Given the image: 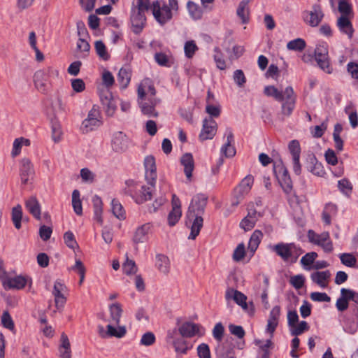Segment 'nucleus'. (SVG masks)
Masks as SVG:
<instances>
[{
    "mask_svg": "<svg viewBox=\"0 0 358 358\" xmlns=\"http://www.w3.org/2000/svg\"><path fill=\"white\" fill-rule=\"evenodd\" d=\"M207 201L208 197L201 194L195 195L191 201L186 215V225L191 229L189 239L194 240L199 234L203 224V215Z\"/></svg>",
    "mask_w": 358,
    "mask_h": 358,
    "instance_id": "nucleus-1",
    "label": "nucleus"
},
{
    "mask_svg": "<svg viewBox=\"0 0 358 358\" xmlns=\"http://www.w3.org/2000/svg\"><path fill=\"white\" fill-rule=\"evenodd\" d=\"M145 178L148 186L141 185L140 189L133 193L131 196L136 203L141 204L152 199V194L157 179V169L155 159L153 156L149 155L144 159Z\"/></svg>",
    "mask_w": 358,
    "mask_h": 358,
    "instance_id": "nucleus-2",
    "label": "nucleus"
},
{
    "mask_svg": "<svg viewBox=\"0 0 358 358\" xmlns=\"http://www.w3.org/2000/svg\"><path fill=\"white\" fill-rule=\"evenodd\" d=\"M264 93L267 96L273 97L277 101L282 102L281 112L285 116L292 115L296 104V96L291 86L287 87L285 90H279L273 85L266 86Z\"/></svg>",
    "mask_w": 358,
    "mask_h": 358,
    "instance_id": "nucleus-3",
    "label": "nucleus"
},
{
    "mask_svg": "<svg viewBox=\"0 0 358 358\" xmlns=\"http://www.w3.org/2000/svg\"><path fill=\"white\" fill-rule=\"evenodd\" d=\"M269 248L284 262L291 264L296 263L299 256L304 252L303 249L294 243L280 242L275 245H270Z\"/></svg>",
    "mask_w": 358,
    "mask_h": 358,
    "instance_id": "nucleus-4",
    "label": "nucleus"
},
{
    "mask_svg": "<svg viewBox=\"0 0 358 358\" xmlns=\"http://www.w3.org/2000/svg\"><path fill=\"white\" fill-rule=\"evenodd\" d=\"M307 236L310 243L321 247L325 252L330 253L333 251V243L328 231L317 234L313 230L310 229L308 231Z\"/></svg>",
    "mask_w": 358,
    "mask_h": 358,
    "instance_id": "nucleus-5",
    "label": "nucleus"
},
{
    "mask_svg": "<svg viewBox=\"0 0 358 358\" xmlns=\"http://www.w3.org/2000/svg\"><path fill=\"white\" fill-rule=\"evenodd\" d=\"M315 58L318 66L325 73H331L333 68L330 65L328 45L326 43L318 44L315 49Z\"/></svg>",
    "mask_w": 358,
    "mask_h": 358,
    "instance_id": "nucleus-6",
    "label": "nucleus"
},
{
    "mask_svg": "<svg viewBox=\"0 0 358 358\" xmlns=\"http://www.w3.org/2000/svg\"><path fill=\"white\" fill-rule=\"evenodd\" d=\"M253 182L254 178L250 175L245 176L241 181L239 185L234 190L231 199V205L233 206H237L243 200L245 196L250 192Z\"/></svg>",
    "mask_w": 358,
    "mask_h": 358,
    "instance_id": "nucleus-7",
    "label": "nucleus"
},
{
    "mask_svg": "<svg viewBox=\"0 0 358 358\" xmlns=\"http://www.w3.org/2000/svg\"><path fill=\"white\" fill-rule=\"evenodd\" d=\"M273 171L284 192L289 194L293 187L292 181L287 169L281 161L274 164Z\"/></svg>",
    "mask_w": 358,
    "mask_h": 358,
    "instance_id": "nucleus-8",
    "label": "nucleus"
},
{
    "mask_svg": "<svg viewBox=\"0 0 358 358\" xmlns=\"http://www.w3.org/2000/svg\"><path fill=\"white\" fill-rule=\"evenodd\" d=\"M102 121L100 110L99 107L94 105L89 111L87 117L83 121L81 129L83 133H88L100 127Z\"/></svg>",
    "mask_w": 358,
    "mask_h": 358,
    "instance_id": "nucleus-9",
    "label": "nucleus"
},
{
    "mask_svg": "<svg viewBox=\"0 0 358 358\" xmlns=\"http://www.w3.org/2000/svg\"><path fill=\"white\" fill-rule=\"evenodd\" d=\"M152 9L155 20L161 25H164L173 17V13L164 1H155L152 3Z\"/></svg>",
    "mask_w": 358,
    "mask_h": 358,
    "instance_id": "nucleus-10",
    "label": "nucleus"
},
{
    "mask_svg": "<svg viewBox=\"0 0 358 358\" xmlns=\"http://www.w3.org/2000/svg\"><path fill=\"white\" fill-rule=\"evenodd\" d=\"M185 337H182L178 333L177 328L170 329L167 331L166 341L168 343L171 344L175 351L180 354H186L189 350L187 343L185 340Z\"/></svg>",
    "mask_w": 358,
    "mask_h": 358,
    "instance_id": "nucleus-11",
    "label": "nucleus"
},
{
    "mask_svg": "<svg viewBox=\"0 0 358 358\" xmlns=\"http://www.w3.org/2000/svg\"><path fill=\"white\" fill-rule=\"evenodd\" d=\"M288 150L291 155L293 171L296 175L299 176L302 171L300 162L301 149L299 141L298 140H292L288 144Z\"/></svg>",
    "mask_w": 358,
    "mask_h": 358,
    "instance_id": "nucleus-12",
    "label": "nucleus"
},
{
    "mask_svg": "<svg viewBox=\"0 0 358 358\" xmlns=\"http://www.w3.org/2000/svg\"><path fill=\"white\" fill-rule=\"evenodd\" d=\"M324 17V13L319 4H314L310 10H305L303 13V18L306 23L310 27H317Z\"/></svg>",
    "mask_w": 358,
    "mask_h": 358,
    "instance_id": "nucleus-13",
    "label": "nucleus"
},
{
    "mask_svg": "<svg viewBox=\"0 0 358 358\" xmlns=\"http://www.w3.org/2000/svg\"><path fill=\"white\" fill-rule=\"evenodd\" d=\"M100 101L104 106L108 116H113L117 108V100L108 89H104L99 92Z\"/></svg>",
    "mask_w": 358,
    "mask_h": 358,
    "instance_id": "nucleus-14",
    "label": "nucleus"
},
{
    "mask_svg": "<svg viewBox=\"0 0 358 358\" xmlns=\"http://www.w3.org/2000/svg\"><path fill=\"white\" fill-rule=\"evenodd\" d=\"M217 130V122L211 117L203 120L202 129L199 136L201 141L213 139Z\"/></svg>",
    "mask_w": 358,
    "mask_h": 358,
    "instance_id": "nucleus-15",
    "label": "nucleus"
},
{
    "mask_svg": "<svg viewBox=\"0 0 358 358\" xmlns=\"http://www.w3.org/2000/svg\"><path fill=\"white\" fill-rule=\"evenodd\" d=\"M145 15L144 13L131 8V23L133 31L138 34L141 32L145 24Z\"/></svg>",
    "mask_w": 358,
    "mask_h": 358,
    "instance_id": "nucleus-16",
    "label": "nucleus"
},
{
    "mask_svg": "<svg viewBox=\"0 0 358 358\" xmlns=\"http://www.w3.org/2000/svg\"><path fill=\"white\" fill-rule=\"evenodd\" d=\"M150 223L143 224L136 228L134 233L132 241L134 244L143 243L148 241L151 230Z\"/></svg>",
    "mask_w": 358,
    "mask_h": 358,
    "instance_id": "nucleus-17",
    "label": "nucleus"
},
{
    "mask_svg": "<svg viewBox=\"0 0 358 358\" xmlns=\"http://www.w3.org/2000/svg\"><path fill=\"white\" fill-rule=\"evenodd\" d=\"M158 102L156 98H150L148 101H139L138 104L143 115L156 117L158 116V113L155 110V106Z\"/></svg>",
    "mask_w": 358,
    "mask_h": 358,
    "instance_id": "nucleus-18",
    "label": "nucleus"
},
{
    "mask_svg": "<svg viewBox=\"0 0 358 358\" xmlns=\"http://www.w3.org/2000/svg\"><path fill=\"white\" fill-rule=\"evenodd\" d=\"M58 71L49 67L45 71H38L34 74V83L36 87L40 90H44L45 87V81L48 75L58 76Z\"/></svg>",
    "mask_w": 358,
    "mask_h": 358,
    "instance_id": "nucleus-19",
    "label": "nucleus"
},
{
    "mask_svg": "<svg viewBox=\"0 0 358 358\" xmlns=\"http://www.w3.org/2000/svg\"><path fill=\"white\" fill-rule=\"evenodd\" d=\"M177 330L178 334L182 337L192 338L199 333V325L193 322H185Z\"/></svg>",
    "mask_w": 358,
    "mask_h": 358,
    "instance_id": "nucleus-20",
    "label": "nucleus"
},
{
    "mask_svg": "<svg viewBox=\"0 0 358 358\" xmlns=\"http://www.w3.org/2000/svg\"><path fill=\"white\" fill-rule=\"evenodd\" d=\"M225 135H227V141L221 148V153L226 157H234L236 154V150L232 145L234 141L232 130L230 128L226 129Z\"/></svg>",
    "mask_w": 358,
    "mask_h": 358,
    "instance_id": "nucleus-21",
    "label": "nucleus"
},
{
    "mask_svg": "<svg viewBox=\"0 0 358 358\" xmlns=\"http://www.w3.org/2000/svg\"><path fill=\"white\" fill-rule=\"evenodd\" d=\"M20 171L22 183L27 184L34 173L33 166L28 158L22 159Z\"/></svg>",
    "mask_w": 358,
    "mask_h": 358,
    "instance_id": "nucleus-22",
    "label": "nucleus"
},
{
    "mask_svg": "<svg viewBox=\"0 0 358 358\" xmlns=\"http://www.w3.org/2000/svg\"><path fill=\"white\" fill-rule=\"evenodd\" d=\"M336 25L342 34H346L350 39L352 38L354 29L348 17L341 15L337 20Z\"/></svg>",
    "mask_w": 358,
    "mask_h": 358,
    "instance_id": "nucleus-23",
    "label": "nucleus"
},
{
    "mask_svg": "<svg viewBox=\"0 0 358 358\" xmlns=\"http://www.w3.org/2000/svg\"><path fill=\"white\" fill-rule=\"evenodd\" d=\"M306 169L309 172L317 176H322L324 174L323 166L317 160L314 155L308 157Z\"/></svg>",
    "mask_w": 358,
    "mask_h": 358,
    "instance_id": "nucleus-24",
    "label": "nucleus"
},
{
    "mask_svg": "<svg viewBox=\"0 0 358 358\" xmlns=\"http://www.w3.org/2000/svg\"><path fill=\"white\" fill-rule=\"evenodd\" d=\"M112 147L115 152H122L127 148V136L122 131L115 132L112 139Z\"/></svg>",
    "mask_w": 358,
    "mask_h": 358,
    "instance_id": "nucleus-25",
    "label": "nucleus"
},
{
    "mask_svg": "<svg viewBox=\"0 0 358 358\" xmlns=\"http://www.w3.org/2000/svg\"><path fill=\"white\" fill-rule=\"evenodd\" d=\"M65 286L59 281H56L54 284L52 294L55 296V306L57 308H62L66 303V298L63 294Z\"/></svg>",
    "mask_w": 358,
    "mask_h": 358,
    "instance_id": "nucleus-26",
    "label": "nucleus"
},
{
    "mask_svg": "<svg viewBox=\"0 0 358 358\" xmlns=\"http://www.w3.org/2000/svg\"><path fill=\"white\" fill-rule=\"evenodd\" d=\"M27 210L38 220L41 218V205L35 196H31L25 201Z\"/></svg>",
    "mask_w": 358,
    "mask_h": 358,
    "instance_id": "nucleus-27",
    "label": "nucleus"
},
{
    "mask_svg": "<svg viewBox=\"0 0 358 358\" xmlns=\"http://www.w3.org/2000/svg\"><path fill=\"white\" fill-rule=\"evenodd\" d=\"M27 280L21 275L15 278H8L3 280V286L6 289H20L25 287Z\"/></svg>",
    "mask_w": 358,
    "mask_h": 358,
    "instance_id": "nucleus-28",
    "label": "nucleus"
},
{
    "mask_svg": "<svg viewBox=\"0 0 358 358\" xmlns=\"http://www.w3.org/2000/svg\"><path fill=\"white\" fill-rule=\"evenodd\" d=\"M331 273L329 271H316L310 275L312 281L318 285L322 288L327 287V281L329 279Z\"/></svg>",
    "mask_w": 358,
    "mask_h": 358,
    "instance_id": "nucleus-29",
    "label": "nucleus"
},
{
    "mask_svg": "<svg viewBox=\"0 0 358 358\" xmlns=\"http://www.w3.org/2000/svg\"><path fill=\"white\" fill-rule=\"evenodd\" d=\"M180 162L184 166V172L186 177L190 180L194 167L192 155L190 153L183 155L180 159Z\"/></svg>",
    "mask_w": 358,
    "mask_h": 358,
    "instance_id": "nucleus-30",
    "label": "nucleus"
},
{
    "mask_svg": "<svg viewBox=\"0 0 358 358\" xmlns=\"http://www.w3.org/2000/svg\"><path fill=\"white\" fill-rule=\"evenodd\" d=\"M50 113H51L55 118L66 113L65 104L62 102L60 97L57 96L51 101Z\"/></svg>",
    "mask_w": 358,
    "mask_h": 358,
    "instance_id": "nucleus-31",
    "label": "nucleus"
},
{
    "mask_svg": "<svg viewBox=\"0 0 358 358\" xmlns=\"http://www.w3.org/2000/svg\"><path fill=\"white\" fill-rule=\"evenodd\" d=\"M225 298L227 301L233 299L238 306L245 305V301L247 300V296L244 294L232 288L227 289Z\"/></svg>",
    "mask_w": 358,
    "mask_h": 358,
    "instance_id": "nucleus-32",
    "label": "nucleus"
},
{
    "mask_svg": "<svg viewBox=\"0 0 358 358\" xmlns=\"http://www.w3.org/2000/svg\"><path fill=\"white\" fill-rule=\"evenodd\" d=\"M263 237V234L260 230H255L252 233L250 236L248 243V249L251 253V256H253L255 251L259 247V243H261L262 238Z\"/></svg>",
    "mask_w": 358,
    "mask_h": 358,
    "instance_id": "nucleus-33",
    "label": "nucleus"
},
{
    "mask_svg": "<svg viewBox=\"0 0 358 358\" xmlns=\"http://www.w3.org/2000/svg\"><path fill=\"white\" fill-rule=\"evenodd\" d=\"M187 8L189 15L192 20H198L201 19L203 11L199 4L194 3V1H189L187 3Z\"/></svg>",
    "mask_w": 358,
    "mask_h": 358,
    "instance_id": "nucleus-34",
    "label": "nucleus"
},
{
    "mask_svg": "<svg viewBox=\"0 0 358 358\" xmlns=\"http://www.w3.org/2000/svg\"><path fill=\"white\" fill-rule=\"evenodd\" d=\"M110 322L114 324L119 325L120 317L122 313V308L121 305L118 303H115L109 306Z\"/></svg>",
    "mask_w": 358,
    "mask_h": 358,
    "instance_id": "nucleus-35",
    "label": "nucleus"
},
{
    "mask_svg": "<svg viewBox=\"0 0 358 358\" xmlns=\"http://www.w3.org/2000/svg\"><path fill=\"white\" fill-rule=\"evenodd\" d=\"M156 266L160 272L167 274L170 270V262L169 258L162 254L157 255Z\"/></svg>",
    "mask_w": 358,
    "mask_h": 358,
    "instance_id": "nucleus-36",
    "label": "nucleus"
},
{
    "mask_svg": "<svg viewBox=\"0 0 358 358\" xmlns=\"http://www.w3.org/2000/svg\"><path fill=\"white\" fill-rule=\"evenodd\" d=\"M92 203L94 207V218L96 220L99 224L103 223V219L101 217L102 214V201L101 198L95 195L92 198Z\"/></svg>",
    "mask_w": 358,
    "mask_h": 358,
    "instance_id": "nucleus-37",
    "label": "nucleus"
},
{
    "mask_svg": "<svg viewBox=\"0 0 358 358\" xmlns=\"http://www.w3.org/2000/svg\"><path fill=\"white\" fill-rule=\"evenodd\" d=\"M250 0H242L237 8V15L241 19L243 23L248 22L249 8L248 6Z\"/></svg>",
    "mask_w": 358,
    "mask_h": 358,
    "instance_id": "nucleus-38",
    "label": "nucleus"
},
{
    "mask_svg": "<svg viewBox=\"0 0 358 358\" xmlns=\"http://www.w3.org/2000/svg\"><path fill=\"white\" fill-rule=\"evenodd\" d=\"M154 59L156 63L161 66L171 67L173 64L172 57L164 52H156Z\"/></svg>",
    "mask_w": 358,
    "mask_h": 358,
    "instance_id": "nucleus-39",
    "label": "nucleus"
},
{
    "mask_svg": "<svg viewBox=\"0 0 358 358\" xmlns=\"http://www.w3.org/2000/svg\"><path fill=\"white\" fill-rule=\"evenodd\" d=\"M108 337L122 338L126 334V328L124 326H118L117 329L111 324L107 325Z\"/></svg>",
    "mask_w": 358,
    "mask_h": 358,
    "instance_id": "nucleus-40",
    "label": "nucleus"
},
{
    "mask_svg": "<svg viewBox=\"0 0 358 358\" xmlns=\"http://www.w3.org/2000/svg\"><path fill=\"white\" fill-rule=\"evenodd\" d=\"M94 48L97 55L104 61H108L110 59L106 47L102 41H96L94 43Z\"/></svg>",
    "mask_w": 358,
    "mask_h": 358,
    "instance_id": "nucleus-41",
    "label": "nucleus"
},
{
    "mask_svg": "<svg viewBox=\"0 0 358 358\" xmlns=\"http://www.w3.org/2000/svg\"><path fill=\"white\" fill-rule=\"evenodd\" d=\"M72 206L74 212L78 215L83 214L82 202L80 199V192L78 189L73 190L72 193Z\"/></svg>",
    "mask_w": 358,
    "mask_h": 358,
    "instance_id": "nucleus-42",
    "label": "nucleus"
},
{
    "mask_svg": "<svg viewBox=\"0 0 358 358\" xmlns=\"http://www.w3.org/2000/svg\"><path fill=\"white\" fill-rule=\"evenodd\" d=\"M317 256V253L315 252L306 253L301 259V265L304 267L305 269L310 270L311 268L310 265L314 263Z\"/></svg>",
    "mask_w": 358,
    "mask_h": 358,
    "instance_id": "nucleus-43",
    "label": "nucleus"
},
{
    "mask_svg": "<svg viewBox=\"0 0 358 358\" xmlns=\"http://www.w3.org/2000/svg\"><path fill=\"white\" fill-rule=\"evenodd\" d=\"M338 188L347 197H350L352 192V185L346 178L338 180Z\"/></svg>",
    "mask_w": 358,
    "mask_h": 358,
    "instance_id": "nucleus-44",
    "label": "nucleus"
},
{
    "mask_svg": "<svg viewBox=\"0 0 358 358\" xmlns=\"http://www.w3.org/2000/svg\"><path fill=\"white\" fill-rule=\"evenodd\" d=\"M111 206L113 215L119 220H124L125 218V213L119 201L115 199H113Z\"/></svg>",
    "mask_w": 358,
    "mask_h": 358,
    "instance_id": "nucleus-45",
    "label": "nucleus"
},
{
    "mask_svg": "<svg viewBox=\"0 0 358 358\" xmlns=\"http://www.w3.org/2000/svg\"><path fill=\"white\" fill-rule=\"evenodd\" d=\"M22 218V206L17 205L14 207L12 210V220L16 229H19L21 227V220Z\"/></svg>",
    "mask_w": 358,
    "mask_h": 358,
    "instance_id": "nucleus-46",
    "label": "nucleus"
},
{
    "mask_svg": "<svg viewBox=\"0 0 358 358\" xmlns=\"http://www.w3.org/2000/svg\"><path fill=\"white\" fill-rule=\"evenodd\" d=\"M306 48V41L298 38L294 40L290 41L287 44V48L289 50L302 51Z\"/></svg>",
    "mask_w": 358,
    "mask_h": 358,
    "instance_id": "nucleus-47",
    "label": "nucleus"
},
{
    "mask_svg": "<svg viewBox=\"0 0 358 358\" xmlns=\"http://www.w3.org/2000/svg\"><path fill=\"white\" fill-rule=\"evenodd\" d=\"M338 10L341 15L349 17L352 14V5L348 0H339Z\"/></svg>",
    "mask_w": 358,
    "mask_h": 358,
    "instance_id": "nucleus-48",
    "label": "nucleus"
},
{
    "mask_svg": "<svg viewBox=\"0 0 358 358\" xmlns=\"http://www.w3.org/2000/svg\"><path fill=\"white\" fill-rule=\"evenodd\" d=\"M348 294L347 292H342L341 291V296L337 299L336 302V307L340 312H343L348 308Z\"/></svg>",
    "mask_w": 358,
    "mask_h": 358,
    "instance_id": "nucleus-49",
    "label": "nucleus"
},
{
    "mask_svg": "<svg viewBox=\"0 0 358 358\" xmlns=\"http://www.w3.org/2000/svg\"><path fill=\"white\" fill-rule=\"evenodd\" d=\"M130 79L129 72L126 69H120L117 74V80L123 88L128 86Z\"/></svg>",
    "mask_w": 358,
    "mask_h": 358,
    "instance_id": "nucleus-50",
    "label": "nucleus"
},
{
    "mask_svg": "<svg viewBox=\"0 0 358 358\" xmlns=\"http://www.w3.org/2000/svg\"><path fill=\"white\" fill-rule=\"evenodd\" d=\"M289 329L292 336H298L302 334L304 331H308L309 329V326L306 321H301L298 325L296 324Z\"/></svg>",
    "mask_w": 358,
    "mask_h": 358,
    "instance_id": "nucleus-51",
    "label": "nucleus"
},
{
    "mask_svg": "<svg viewBox=\"0 0 358 358\" xmlns=\"http://www.w3.org/2000/svg\"><path fill=\"white\" fill-rule=\"evenodd\" d=\"M217 353L220 358H236L234 348L230 346L220 347Z\"/></svg>",
    "mask_w": 358,
    "mask_h": 358,
    "instance_id": "nucleus-52",
    "label": "nucleus"
},
{
    "mask_svg": "<svg viewBox=\"0 0 358 358\" xmlns=\"http://www.w3.org/2000/svg\"><path fill=\"white\" fill-rule=\"evenodd\" d=\"M62 136V127L57 121L52 122V136L55 142H59Z\"/></svg>",
    "mask_w": 358,
    "mask_h": 358,
    "instance_id": "nucleus-53",
    "label": "nucleus"
},
{
    "mask_svg": "<svg viewBox=\"0 0 358 358\" xmlns=\"http://www.w3.org/2000/svg\"><path fill=\"white\" fill-rule=\"evenodd\" d=\"M327 129V120L322 122L320 125H317L310 129L311 134L315 138H320L323 136Z\"/></svg>",
    "mask_w": 358,
    "mask_h": 358,
    "instance_id": "nucleus-54",
    "label": "nucleus"
},
{
    "mask_svg": "<svg viewBox=\"0 0 358 358\" xmlns=\"http://www.w3.org/2000/svg\"><path fill=\"white\" fill-rule=\"evenodd\" d=\"M215 54L214 55V60L216 63L217 67L220 70H224L226 69V62L223 58L222 53L220 52L219 48L215 47L214 48Z\"/></svg>",
    "mask_w": 358,
    "mask_h": 358,
    "instance_id": "nucleus-55",
    "label": "nucleus"
},
{
    "mask_svg": "<svg viewBox=\"0 0 358 358\" xmlns=\"http://www.w3.org/2000/svg\"><path fill=\"white\" fill-rule=\"evenodd\" d=\"M1 324L3 327L13 331L15 329V324L13 320L8 311H4L1 316Z\"/></svg>",
    "mask_w": 358,
    "mask_h": 358,
    "instance_id": "nucleus-56",
    "label": "nucleus"
},
{
    "mask_svg": "<svg viewBox=\"0 0 358 358\" xmlns=\"http://www.w3.org/2000/svg\"><path fill=\"white\" fill-rule=\"evenodd\" d=\"M340 259L343 264L348 267H354L356 265V258L350 253H343L340 255Z\"/></svg>",
    "mask_w": 358,
    "mask_h": 358,
    "instance_id": "nucleus-57",
    "label": "nucleus"
},
{
    "mask_svg": "<svg viewBox=\"0 0 358 358\" xmlns=\"http://www.w3.org/2000/svg\"><path fill=\"white\" fill-rule=\"evenodd\" d=\"M122 269L125 274L131 275L136 273L137 266L133 260L127 258L125 262L122 265Z\"/></svg>",
    "mask_w": 358,
    "mask_h": 358,
    "instance_id": "nucleus-58",
    "label": "nucleus"
},
{
    "mask_svg": "<svg viewBox=\"0 0 358 358\" xmlns=\"http://www.w3.org/2000/svg\"><path fill=\"white\" fill-rule=\"evenodd\" d=\"M245 255V245L241 243L238 245L233 253V259L235 262H240Z\"/></svg>",
    "mask_w": 358,
    "mask_h": 358,
    "instance_id": "nucleus-59",
    "label": "nucleus"
},
{
    "mask_svg": "<svg viewBox=\"0 0 358 358\" xmlns=\"http://www.w3.org/2000/svg\"><path fill=\"white\" fill-rule=\"evenodd\" d=\"M182 215V211L179 210H173L169 213L168 223L171 227L174 226L180 220Z\"/></svg>",
    "mask_w": 358,
    "mask_h": 358,
    "instance_id": "nucleus-60",
    "label": "nucleus"
},
{
    "mask_svg": "<svg viewBox=\"0 0 358 358\" xmlns=\"http://www.w3.org/2000/svg\"><path fill=\"white\" fill-rule=\"evenodd\" d=\"M233 78L236 84L240 87H242L246 83V78L243 71L241 69L236 70L234 72Z\"/></svg>",
    "mask_w": 358,
    "mask_h": 358,
    "instance_id": "nucleus-61",
    "label": "nucleus"
},
{
    "mask_svg": "<svg viewBox=\"0 0 358 358\" xmlns=\"http://www.w3.org/2000/svg\"><path fill=\"white\" fill-rule=\"evenodd\" d=\"M197 49V46L193 41L186 42L184 46L185 56L192 58Z\"/></svg>",
    "mask_w": 358,
    "mask_h": 358,
    "instance_id": "nucleus-62",
    "label": "nucleus"
},
{
    "mask_svg": "<svg viewBox=\"0 0 358 358\" xmlns=\"http://www.w3.org/2000/svg\"><path fill=\"white\" fill-rule=\"evenodd\" d=\"M224 328L221 322L217 323L213 330V336L214 338L220 342L224 336Z\"/></svg>",
    "mask_w": 358,
    "mask_h": 358,
    "instance_id": "nucleus-63",
    "label": "nucleus"
},
{
    "mask_svg": "<svg viewBox=\"0 0 358 358\" xmlns=\"http://www.w3.org/2000/svg\"><path fill=\"white\" fill-rule=\"evenodd\" d=\"M197 354L199 358H210V348L207 344L202 343L197 347Z\"/></svg>",
    "mask_w": 358,
    "mask_h": 358,
    "instance_id": "nucleus-64",
    "label": "nucleus"
}]
</instances>
